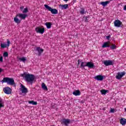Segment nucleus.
I'll list each match as a JSON object with an SVG mask.
<instances>
[{
	"label": "nucleus",
	"instance_id": "nucleus-28",
	"mask_svg": "<svg viewBox=\"0 0 126 126\" xmlns=\"http://www.w3.org/2000/svg\"><path fill=\"white\" fill-rule=\"evenodd\" d=\"M29 104H32V105H37V102L34 100L29 101Z\"/></svg>",
	"mask_w": 126,
	"mask_h": 126
},
{
	"label": "nucleus",
	"instance_id": "nucleus-3",
	"mask_svg": "<svg viewBox=\"0 0 126 126\" xmlns=\"http://www.w3.org/2000/svg\"><path fill=\"white\" fill-rule=\"evenodd\" d=\"M44 7H45V8H46V9H48V10H49V11H51V13H52V14H58V10H57V9H53L52 8V7H50L49 5H47V4H45L44 5Z\"/></svg>",
	"mask_w": 126,
	"mask_h": 126
},
{
	"label": "nucleus",
	"instance_id": "nucleus-11",
	"mask_svg": "<svg viewBox=\"0 0 126 126\" xmlns=\"http://www.w3.org/2000/svg\"><path fill=\"white\" fill-rule=\"evenodd\" d=\"M3 90L5 94H11V89L9 87L4 88Z\"/></svg>",
	"mask_w": 126,
	"mask_h": 126
},
{
	"label": "nucleus",
	"instance_id": "nucleus-15",
	"mask_svg": "<svg viewBox=\"0 0 126 126\" xmlns=\"http://www.w3.org/2000/svg\"><path fill=\"white\" fill-rule=\"evenodd\" d=\"M86 65L89 68H93L94 67V63L91 62H87Z\"/></svg>",
	"mask_w": 126,
	"mask_h": 126
},
{
	"label": "nucleus",
	"instance_id": "nucleus-10",
	"mask_svg": "<svg viewBox=\"0 0 126 126\" xmlns=\"http://www.w3.org/2000/svg\"><path fill=\"white\" fill-rule=\"evenodd\" d=\"M10 45V41H9V39H7V44L4 43H1V48L2 49H4L5 48H7V47L8 48L9 47V45Z\"/></svg>",
	"mask_w": 126,
	"mask_h": 126
},
{
	"label": "nucleus",
	"instance_id": "nucleus-29",
	"mask_svg": "<svg viewBox=\"0 0 126 126\" xmlns=\"http://www.w3.org/2000/svg\"><path fill=\"white\" fill-rule=\"evenodd\" d=\"M19 60L21 61V62H23V63H25V62H26V58L23 57L19 58Z\"/></svg>",
	"mask_w": 126,
	"mask_h": 126
},
{
	"label": "nucleus",
	"instance_id": "nucleus-23",
	"mask_svg": "<svg viewBox=\"0 0 126 126\" xmlns=\"http://www.w3.org/2000/svg\"><path fill=\"white\" fill-rule=\"evenodd\" d=\"M45 25H46L47 29H50L52 27V23L51 22H46Z\"/></svg>",
	"mask_w": 126,
	"mask_h": 126
},
{
	"label": "nucleus",
	"instance_id": "nucleus-20",
	"mask_svg": "<svg viewBox=\"0 0 126 126\" xmlns=\"http://www.w3.org/2000/svg\"><path fill=\"white\" fill-rule=\"evenodd\" d=\"M121 125H122V126H125L126 124V119L125 118H122L120 120Z\"/></svg>",
	"mask_w": 126,
	"mask_h": 126
},
{
	"label": "nucleus",
	"instance_id": "nucleus-22",
	"mask_svg": "<svg viewBox=\"0 0 126 126\" xmlns=\"http://www.w3.org/2000/svg\"><path fill=\"white\" fill-rule=\"evenodd\" d=\"M14 21L15 22V23H17V24H19L21 21L19 20V18L16 17V15L15 17L14 18Z\"/></svg>",
	"mask_w": 126,
	"mask_h": 126
},
{
	"label": "nucleus",
	"instance_id": "nucleus-27",
	"mask_svg": "<svg viewBox=\"0 0 126 126\" xmlns=\"http://www.w3.org/2000/svg\"><path fill=\"white\" fill-rule=\"evenodd\" d=\"M100 92H101L102 95H106V94L107 93V92H108V90H100Z\"/></svg>",
	"mask_w": 126,
	"mask_h": 126
},
{
	"label": "nucleus",
	"instance_id": "nucleus-26",
	"mask_svg": "<svg viewBox=\"0 0 126 126\" xmlns=\"http://www.w3.org/2000/svg\"><path fill=\"white\" fill-rule=\"evenodd\" d=\"M42 88H43V90H48V88L47 86L45 84V83H42L41 84Z\"/></svg>",
	"mask_w": 126,
	"mask_h": 126
},
{
	"label": "nucleus",
	"instance_id": "nucleus-36",
	"mask_svg": "<svg viewBox=\"0 0 126 126\" xmlns=\"http://www.w3.org/2000/svg\"><path fill=\"white\" fill-rule=\"evenodd\" d=\"M110 112H111V113H114V112H115V109L111 108Z\"/></svg>",
	"mask_w": 126,
	"mask_h": 126
},
{
	"label": "nucleus",
	"instance_id": "nucleus-13",
	"mask_svg": "<svg viewBox=\"0 0 126 126\" xmlns=\"http://www.w3.org/2000/svg\"><path fill=\"white\" fill-rule=\"evenodd\" d=\"M16 17H19V18H21V19H25L26 17H27V15L25 14H17L16 15Z\"/></svg>",
	"mask_w": 126,
	"mask_h": 126
},
{
	"label": "nucleus",
	"instance_id": "nucleus-1",
	"mask_svg": "<svg viewBox=\"0 0 126 126\" xmlns=\"http://www.w3.org/2000/svg\"><path fill=\"white\" fill-rule=\"evenodd\" d=\"M21 76L23 77L25 79V81L29 83V84H33V82H34V80H35V75L31 74H27L26 73H24L21 74Z\"/></svg>",
	"mask_w": 126,
	"mask_h": 126
},
{
	"label": "nucleus",
	"instance_id": "nucleus-39",
	"mask_svg": "<svg viewBox=\"0 0 126 126\" xmlns=\"http://www.w3.org/2000/svg\"><path fill=\"white\" fill-rule=\"evenodd\" d=\"M78 64H79V62H78Z\"/></svg>",
	"mask_w": 126,
	"mask_h": 126
},
{
	"label": "nucleus",
	"instance_id": "nucleus-8",
	"mask_svg": "<svg viewBox=\"0 0 126 126\" xmlns=\"http://www.w3.org/2000/svg\"><path fill=\"white\" fill-rule=\"evenodd\" d=\"M125 75H126L125 71H123V72H118L117 75L116 76V79L120 80V79H121V78L122 77L125 76Z\"/></svg>",
	"mask_w": 126,
	"mask_h": 126
},
{
	"label": "nucleus",
	"instance_id": "nucleus-35",
	"mask_svg": "<svg viewBox=\"0 0 126 126\" xmlns=\"http://www.w3.org/2000/svg\"><path fill=\"white\" fill-rule=\"evenodd\" d=\"M110 38H111V35H109L108 36H106V39L107 40H110Z\"/></svg>",
	"mask_w": 126,
	"mask_h": 126
},
{
	"label": "nucleus",
	"instance_id": "nucleus-37",
	"mask_svg": "<svg viewBox=\"0 0 126 126\" xmlns=\"http://www.w3.org/2000/svg\"><path fill=\"white\" fill-rule=\"evenodd\" d=\"M123 10H126V5H125L123 8Z\"/></svg>",
	"mask_w": 126,
	"mask_h": 126
},
{
	"label": "nucleus",
	"instance_id": "nucleus-19",
	"mask_svg": "<svg viewBox=\"0 0 126 126\" xmlns=\"http://www.w3.org/2000/svg\"><path fill=\"white\" fill-rule=\"evenodd\" d=\"M108 3H110V1H102L100 2V4L102 5V6H106L108 5Z\"/></svg>",
	"mask_w": 126,
	"mask_h": 126
},
{
	"label": "nucleus",
	"instance_id": "nucleus-12",
	"mask_svg": "<svg viewBox=\"0 0 126 126\" xmlns=\"http://www.w3.org/2000/svg\"><path fill=\"white\" fill-rule=\"evenodd\" d=\"M21 92L22 93H24L26 94V93H28V89L25 87V86L21 84Z\"/></svg>",
	"mask_w": 126,
	"mask_h": 126
},
{
	"label": "nucleus",
	"instance_id": "nucleus-31",
	"mask_svg": "<svg viewBox=\"0 0 126 126\" xmlns=\"http://www.w3.org/2000/svg\"><path fill=\"white\" fill-rule=\"evenodd\" d=\"M3 57H4V58H7V57H8V53H7V52H4Z\"/></svg>",
	"mask_w": 126,
	"mask_h": 126
},
{
	"label": "nucleus",
	"instance_id": "nucleus-32",
	"mask_svg": "<svg viewBox=\"0 0 126 126\" xmlns=\"http://www.w3.org/2000/svg\"><path fill=\"white\" fill-rule=\"evenodd\" d=\"M28 12V8H25L23 11V13H26Z\"/></svg>",
	"mask_w": 126,
	"mask_h": 126
},
{
	"label": "nucleus",
	"instance_id": "nucleus-5",
	"mask_svg": "<svg viewBox=\"0 0 126 126\" xmlns=\"http://www.w3.org/2000/svg\"><path fill=\"white\" fill-rule=\"evenodd\" d=\"M34 51H35V52H37V55L39 56H41L42 54L44 53V49H43L40 46L34 48Z\"/></svg>",
	"mask_w": 126,
	"mask_h": 126
},
{
	"label": "nucleus",
	"instance_id": "nucleus-7",
	"mask_svg": "<svg viewBox=\"0 0 126 126\" xmlns=\"http://www.w3.org/2000/svg\"><path fill=\"white\" fill-rule=\"evenodd\" d=\"M35 32L39 34H43L45 32V28H41L40 27H37L35 29Z\"/></svg>",
	"mask_w": 126,
	"mask_h": 126
},
{
	"label": "nucleus",
	"instance_id": "nucleus-16",
	"mask_svg": "<svg viewBox=\"0 0 126 126\" xmlns=\"http://www.w3.org/2000/svg\"><path fill=\"white\" fill-rule=\"evenodd\" d=\"M60 8L61 9H67V8H68V4H60L59 5Z\"/></svg>",
	"mask_w": 126,
	"mask_h": 126
},
{
	"label": "nucleus",
	"instance_id": "nucleus-25",
	"mask_svg": "<svg viewBox=\"0 0 126 126\" xmlns=\"http://www.w3.org/2000/svg\"><path fill=\"white\" fill-rule=\"evenodd\" d=\"M80 9L81 10L79 11L80 14L83 15V14L86 13V12H85V9H84V8H81Z\"/></svg>",
	"mask_w": 126,
	"mask_h": 126
},
{
	"label": "nucleus",
	"instance_id": "nucleus-18",
	"mask_svg": "<svg viewBox=\"0 0 126 126\" xmlns=\"http://www.w3.org/2000/svg\"><path fill=\"white\" fill-rule=\"evenodd\" d=\"M73 95L75 96H80L81 95V93L79 90H76L73 92Z\"/></svg>",
	"mask_w": 126,
	"mask_h": 126
},
{
	"label": "nucleus",
	"instance_id": "nucleus-40",
	"mask_svg": "<svg viewBox=\"0 0 126 126\" xmlns=\"http://www.w3.org/2000/svg\"><path fill=\"white\" fill-rule=\"evenodd\" d=\"M78 63H79V60L78 61Z\"/></svg>",
	"mask_w": 126,
	"mask_h": 126
},
{
	"label": "nucleus",
	"instance_id": "nucleus-14",
	"mask_svg": "<svg viewBox=\"0 0 126 126\" xmlns=\"http://www.w3.org/2000/svg\"><path fill=\"white\" fill-rule=\"evenodd\" d=\"M94 79L98 81H102L104 79V76L101 75H98L94 77Z\"/></svg>",
	"mask_w": 126,
	"mask_h": 126
},
{
	"label": "nucleus",
	"instance_id": "nucleus-2",
	"mask_svg": "<svg viewBox=\"0 0 126 126\" xmlns=\"http://www.w3.org/2000/svg\"><path fill=\"white\" fill-rule=\"evenodd\" d=\"M2 83H7L9 85H14L15 82L13 78H8V77H4L3 80L1 81Z\"/></svg>",
	"mask_w": 126,
	"mask_h": 126
},
{
	"label": "nucleus",
	"instance_id": "nucleus-4",
	"mask_svg": "<svg viewBox=\"0 0 126 126\" xmlns=\"http://www.w3.org/2000/svg\"><path fill=\"white\" fill-rule=\"evenodd\" d=\"M114 23V26H115V27H117L118 28H120V27H123V26H124V25H123V22L119 20H115Z\"/></svg>",
	"mask_w": 126,
	"mask_h": 126
},
{
	"label": "nucleus",
	"instance_id": "nucleus-17",
	"mask_svg": "<svg viewBox=\"0 0 126 126\" xmlns=\"http://www.w3.org/2000/svg\"><path fill=\"white\" fill-rule=\"evenodd\" d=\"M110 47V41L105 42L102 46V48H109Z\"/></svg>",
	"mask_w": 126,
	"mask_h": 126
},
{
	"label": "nucleus",
	"instance_id": "nucleus-9",
	"mask_svg": "<svg viewBox=\"0 0 126 126\" xmlns=\"http://www.w3.org/2000/svg\"><path fill=\"white\" fill-rule=\"evenodd\" d=\"M105 66H109V65H113L114 62L112 60H106L103 62Z\"/></svg>",
	"mask_w": 126,
	"mask_h": 126
},
{
	"label": "nucleus",
	"instance_id": "nucleus-6",
	"mask_svg": "<svg viewBox=\"0 0 126 126\" xmlns=\"http://www.w3.org/2000/svg\"><path fill=\"white\" fill-rule=\"evenodd\" d=\"M61 124L65 126H68L69 124H70V120L69 119L63 118L61 122Z\"/></svg>",
	"mask_w": 126,
	"mask_h": 126
},
{
	"label": "nucleus",
	"instance_id": "nucleus-33",
	"mask_svg": "<svg viewBox=\"0 0 126 126\" xmlns=\"http://www.w3.org/2000/svg\"><path fill=\"white\" fill-rule=\"evenodd\" d=\"M89 20V16L86 17L85 20V22H88Z\"/></svg>",
	"mask_w": 126,
	"mask_h": 126
},
{
	"label": "nucleus",
	"instance_id": "nucleus-24",
	"mask_svg": "<svg viewBox=\"0 0 126 126\" xmlns=\"http://www.w3.org/2000/svg\"><path fill=\"white\" fill-rule=\"evenodd\" d=\"M3 107H4V103H3L2 99L0 98V109H1V108H3Z\"/></svg>",
	"mask_w": 126,
	"mask_h": 126
},
{
	"label": "nucleus",
	"instance_id": "nucleus-21",
	"mask_svg": "<svg viewBox=\"0 0 126 126\" xmlns=\"http://www.w3.org/2000/svg\"><path fill=\"white\" fill-rule=\"evenodd\" d=\"M86 63H87V62H82L81 63L80 68H82V69H84V67L85 66H87Z\"/></svg>",
	"mask_w": 126,
	"mask_h": 126
},
{
	"label": "nucleus",
	"instance_id": "nucleus-30",
	"mask_svg": "<svg viewBox=\"0 0 126 126\" xmlns=\"http://www.w3.org/2000/svg\"><path fill=\"white\" fill-rule=\"evenodd\" d=\"M117 48V46H116V44H112L110 46V49L111 50H115Z\"/></svg>",
	"mask_w": 126,
	"mask_h": 126
},
{
	"label": "nucleus",
	"instance_id": "nucleus-38",
	"mask_svg": "<svg viewBox=\"0 0 126 126\" xmlns=\"http://www.w3.org/2000/svg\"><path fill=\"white\" fill-rule=\"evenodd\" d=\"M24 8V6H21L20 7L21 10H22Z\"/></svg>",
	"mask_w": 126,
	"mask_h": 126
},
{
	"label": "nucleus",
	"instance_id": "nucleus-34",
	"mask_svg": "<svg viewBox=\"0 0 126 126\" xmlns=\"http://www.w3.org/2000/svg\"><path fill=\"white\" fill-rule=\"evenodd\" d=\"M3 62V58H2V56H1L0 57V63H2Z\"/></svg>",
	"mask_w": 126,
	"mask_h": 126
}]
</instances>
